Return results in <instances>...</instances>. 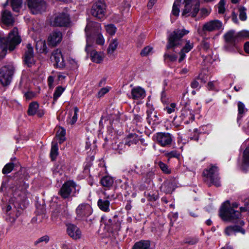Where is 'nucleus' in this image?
I'll list each match as a JSON object with an SVG mask.
<instances>
[{"mask_svg": "<svg viewBox=\"0 0 249 249\" xmlns=\"http://www.w3.org/2000/svg\"><path fill=\"white\" fill-rule=\"evenodd\" d=\"M245 205V207H240V212H239L231 208L230 202L227 201L221 206L219 215L225 221L233 222L241 216V212L249 211V199L246 202Z\"/></svg>", "mask_w": 249, "mask_h": 249, "instance_id": "f257e3e1", "label": "nucleus"}, {"mask_svg": "<svg viewBox=\"0 0 249 249\" xmlns=\"http://www.w3.org/2000/svg\"><path fill=\"white\" fill-rule=\"evenodd\" d=\"M21 41L17 28H14L6 37H0V48L5 54L7 50L13 51Z\"/></svg>", "mask_w": 249, "mask_h": 249, "instance_id": "f03ea898", "label": "nucleus"}, {"mask_svg": "<svg viewBox=\"0 0 249 249\" xmlns=\"http://www.w3.org/2000/svg\"><path fill=\"white\" fill-rule=\"evenodd\" d=\"M189 32L185 29L176 30L173 32L168 36L166 48L170 49L180 46L182 43L181 38Z\"/></svg>", "mask_w": 249, "mask_h": 249, "instance_id": "7ed1b4c3", "label": "nucleus"}, {"mask_svg": "<svg viewBox=\"0 0 249 249\" xmlns=\"http://www.w3.org/2000/svg\"><path fill=\"white\" fill-rule=\"evenodd\" d=\"M205 181L209 186L214 185L216 187L220 186V178L218 177V169L215 166H212L203 172Z\"/></svg>", "mask_w": 249, "mask_h": 249, "instance_id": "20e7f679", "label": "nucleus"}, {"mask_svg": "<svg viewBox=\"0 0 249 249\" xmlns=\"http://www.w3.org/2000/svg\"><path fill=\"white\" fill-rule=\"evenodd\" d=\"M15 71L13 65L9 64L0 69V82L3 86H6L11 82Z\"/></svg>", "mask_w": 249, "mask_h": 249, "instance_id": "39448f33", "label": "nucleus"}, {"mask_svg": "<svg viewBox=\"0 0 249 249\" xmlns=\"http://www.w3.org/2000/svg\"><path fill=\"white\" fill-rule=\"evenodd\" d=\"M70 16L66 13L62 12L55 15L50 21V24L56 27H68L70 25Z\"/></svg>", "mask_w": 249, "mask_h": 249, "instance_id": "423d86ee", "label": "nucleus"}, {"mask_svg": "<svg viewBox=\"0 0 249 249\" xmlns=\"http://www.w3.org/2000/svg\"><path fill=\"white\" fill-rule=\"evenodd\" d=\"M184 8L182 15L187 16L190 13L193 17H195L199 10L200 3L199 0H184Z\"/></svg>", "mask_w": 249, "mask_h": 249, "instance_id": "0eeeda50", "label": "nucleus"}, {"mask_svg": "<svg viewBox=\"0 0 249 249\" xmlns=\"http://www.w3.org/2000/svg\"><path fill=\"white\" fill-rule=\"evenodd\" d=\"M23 171L20 170L19 171L16 173L14 176L15 179L18 180L19 179L18 182L20 184L23 183V187L20 189V185L18 187L14 188V187H11L12 191L14 193V196L16 198L22 197V194H25L26 188L28 187V185L23 182L22 179L23 178V175L22 174Z\"/></svg>", "mask_w": 249, "mask_h": 249, "instance_id": "6e6552de", "label": "nucleus"}, {"mask_svg": "<svg viewBox=\"0 0 249 249\" xmlns=\"http://www.w3.org/2000/svg\"><path fill=\"white\" fill-rule=\"evenodd\" d=\"M76 185L72 180L65 182L58 191V195L63 199H68L71 197L73 190L75 189Z\"/></svg>", "mask_w": 249, "mask_h": 249, "instance_id": "1a4fd4ad", "label": "nucleus"}, {"mask_svg": "<svg viewBox=\"0 0 249 249\" xmlns=\"http://www.w3.org/2000/svg\"><path fill=\"white\" fill-rule=\"evenodd\" d=\"M106 4L103 0L96 2L91 9L92 15L97 18L102 19L104 18L106 12Z\"/></svg>", "mask_w": 249, "mask_h": 249, "instance_id": "9d476101", "label": "nucleus"}, {"mask_svg": "<svg viewBox=\"0 0 249 249\" xmlns=\"http://www.w3.org/2000/svg\"><path fill=\"white\" fill-rule=\"evenodd\" d=\"M27 50L23 56V61L25 66L32 68L36 65L33 48L30 44L27 45Z\"/></svg>", "mask_w": 249, "mask_h": 249, "instance_id": "9b49d317", "label": "nucleus"}, {"mask_svg": "<svg viewBox=\"0 0 249 249\" xmlns=\"http://www.w3.org/2000/svg\"><path fill=\"white\" fill-rule=\"evenodd\" d=\"M28 6L33 14H37L45 11L46 3L43 0H30Z\"/></svg>", "mask_w": 249, "mask_h": 249, "instance_id": "f8f14e48", "label": "nucleus"}, {"mask_svg": "<svg viewBox=\"0 0 249 249\" xmlns=\"http://www.w3.org/2000/svg\"><path fill=\"white\" fill-rule=\"evenodd\" d=\"M155 137L157 142L162 147L171 145L173 141V137L169 133H157Z\"/></svg>", "mask_w": 249, "mask_h": 249, "instance_id": "ddd939ff", "label": "nucleus"}, {"mask_svg": "<svg viewBox=\"0 0 249 249\" xmlns=\"http://www.w3.org/2000/svg\"><path fill=\"white\" fill-rule=\"evenodd\" d=\"M91 213V207L88 204H81L76 209V218L79 220L89 216Z\"/></svg>", "mask_w": 249, "mask_h": 249, "instance_id": "4468645a", "label": "nucleus"}, {"mask_svg": "<svg viewBox=\"0 0 249 249\" xmlns=\"http://www.w3.org/2000/svg\"><path fill=\"white\" fill-rule=\"evenodd\" d=\"M222 25V22L219 20H212L203 24L202 30L204 33L213 32L220 29Z\"/></svg>", "mask_w": 249, "mask_h": 249, "instance_id": "2eb2a0df", "label": "nucleus"}, {"mask_svg": "<svg viewBox=\"0 0 249 249\" xmlns=\"http://www.w3.org/2000/svg\"><path fill=\"white\" fill-rule=\"evenodd\" d=\"M51 61L54 62V65L59 68H63L65 66L64 58L60 50L57 49L54 50L51 57Z\"/></svg>", "mask_w": 249, "mask_h": 249, "instance_id": "dca6fc26", "label": "nucleus"}, {"mask_svg": "<svg viewBox=\"0 0 249 249\" xmlns=\"http://www.w3.org/2000/svg\"><path fill=\"white\" fill-rule=\"evenodd\" d=\"M63 38L62 33L59 31H54L50 34L48 38V45L54 47L59 44Z\"/></svg>", "mask_w": 249, "mask_h": 249, "instance_id": "f3484780", "label": "nucleus"}, {"mask_svg": "<svg viewBox=\"0 0 249 249\" xmlns=\"http://www.w3.org/2000/svg\"><path fill=\"white\" fill-rule=\"evenodd\" d=\"M240 225L229 226L227 227L224 230L225 233L228 236L235 235L237 232H241L244 234L245 231L242 228L244 225V222L242 220H239Z\"/></svg>", "mask_w": 249, "mask_h": 249, "instance_id": "a211bd4d", "label": "nucleus"}, {"mask_svg": "<svg viewBox=\"0 0 249 249\" xmlns=\"http://www.w3.org/2000/svg\"><path fill=\"white\" fill-rule=\"evenodd\" d=\"M180 117L184 124H188L195 119L194 111L186 106L181 110Z\"/></svg>", "mask_w": 249, "mask_h": 249, "instance_id": "6ab92c4d", "label": "nucleus"}, {"mask_svg": "<svg viewBox=\"0 0 249 249\" xmlns=\"http://www.w3.org/2000/svg\"><path fill=\"white\" fill-rule=\"evenodd\" d=\"M67 232L73 240L79 239L81 237L82 233L80 230L73 224H69L67 225Z\"/></svg>", "mask_w": 249, "mask_h": 249, "instance_id": "aec40b11", "label": "nucleus"}, {"mask_svg": "<svg viewBox=\"0 0 249 249\" xmlns=\"http://www.w3.org/2000/svg\"><path fill=\"white\" fill-rule=\"evenodd\" d=\"M145 96V90L142 88L138 87L132 89L129 97L134 100H139L143 99Z\"/></svg>", "mask_w": 249, "mask_h": 249, "instance_id": "412c9836", "label": "nucleus"}, {"mask_svg": "<svg viewBox=\"0 0 249 249\" xmlns=\"http://www.w3.org/2000/svg\"><path fill=\"white\" fill-rule=\"evenodd\" d=\"M224 37L226 42L232 45L235 44L239 38L238 33L236 34L233 30L229 31L226 33Z\"/></svg>", "mask_w": 249, "mask_h": 249, "instance_id": "4be33fe9", "label": "nucleus"}, {"mask_svg": "<svg viewBox=\"0 0 249 249\" xmlns=\"http://www.w3.org/2000/svg\"><path fill=\"white\" fill-rule=\"evenodd\" d=\"M106 225L112 226V229L114 230L120 229V223L118 222L116 215H114L111 218L107 217L105 216L102 218Z\"/></svg>", "mask_w": 249, "mask_h": 249, "instance_id": "5701e85b", "label": "nucleus"}, {"mask_svg": "<svg viewBox=\"0 0 249 249\" xmlns=\"http://www.w3.org/2000/svg\"><path fill=\"white\" fill-rule=\"evenodd\" d=\"M8 2L10 3L13 11L17 13L20 11L22 7V0H7L3 4V7H5Z\"/></svg>", "mask_w": 249, "mask_h": 249, "instance_id": "b1692460", "label": "nucleus"}, {"mask_svg": "<svg viewBox=\"0 0 249 249\" xmlns=\"http://www.w3.org/2000/svg\"><path fill=\"white\" fill-rule=\"evenodd\" d=\"M2 21L7 25H12L14 20L11 12L7 10H4L2 13Z\"/></svg>", "mask_w": 249, "mask_h": 249, "instance_id": "393cba45", "label": "nucleus"}, {"mask_svg": "<svg viewBox=\"0 0 249 249\" xmlns=\"http://www.w3.org/2000/svg\"><path fill=\"white\" fill-rule=\"evenodd\" d=\"M147 120L149 124H158V118L157 112L153 109H149L146 111Z\"/></svg>", "mask_w": 249, "mask_h": 249, "instance_id": "a878e982", "label": "nucleus"}, {"mask_svg": "<svg viewBox=\"0 0 249 249\" xmlns=\"http://www.w3.org/2000/svg\"><path fill=\"white\" fill-rule=\"evenodd\" d=\"M138 136L134 133L129 134L124 139L125 144L130 146L136 144L139 141Z\"/></svg>", "mask_w": 249, "mask_h": 249, "instance_id": "bb28decb", "label": "nucleus"}, {"mask_svg": "<svg viewBox=\"0 0 249 249\" xmlns=\"http://www.w3.org/2000/svg\"><path fill=\"white\" fill-rule=\"evenodd\" d=\"M90 55L91 60L94 62L100 63L103 61L104 55L101 53H98L93 50L91 52Z\"/></svg>", "mask_w": 249, "mask_h": 249, "instance_id": "cd10ccee", "label": "nucleus"}, {"mask_svg": "<svg viewBox=\"0 0 249 249\" xmlns=\"http://www.w3.org/2000/svg\"><path fill=\"white\" fill-rule=\"evenodd\" d=\"M110 202L108 200L100 199L98 201V206L103 211L108 212L109 211Z\"/></svg>", "mask_w": 249, "mask_h": 249, "instance_id": "c85d7f7f", "label": "nucleus"}, {"mask_svg": "<svg viewBox=\"0 0 249 249\" xmlns=\"http://www.w3.org/2000/svg\"><path fill=\"white\" fill-rule=\"evenodd\" d=\"M58 155V146L57 142H53L50 152V157L52 160H55Z\"/></svg>", "mask_w": 249, "mask_h": 249, "instance_id": "c756f323", "label": "nucleus"}, {"mask_svg": "<svg viewBox=\"0 0 249 249\" xmlns=\"http://www.w3.org/2000/svg\"><path fill=\"white\" fill-rule=\"evenodd\" d=\"M150 243L148 241H141L136 243L133 249H148Z\"/></svg>", "mask_w": 249, "mask_h": 249, "instance_id": "7c9ffc66", "label": "nucleus"}, {"mask_svg": "<svg viewBox=\"0 0 249 249\" xmlns=\"http://www.w3.org/2000/svg\"><path fill=\"white\" fill-rule=\"evenodd\" d=\"M113 179L109 176H105L101 180V184L105 187L109 188L111 187L113 183Z\"/></svg>", "mask_w": 249, "mask_h": 249, "instance_id": "2f4dec72", "label": "nucleus"}, {"mask_svg": "<svg viewBox=\"0 0 249 249\" xmlns=\"http://www.w3.org/2000/svg\"><path fill=\"white\" fill-rule=\"evenodd\" d=\"M118 45V41L116 39H113L111 40L110 43L107 49V53L108 55L113 54L114 51L116 49Z\"/></svg>", "mask_w": 249, "mask_h": 249, "instance_id": "473e14b6", "label": "nucleus"}, {"mask_svg": "<svg viewBox=\"0 0 249 249\" xmlns=\"http://www.w3.org/2000/svg\"><path fill=\"white\" fill-rule=\"evenodd\" d=\"M39 105L35 102L31 103L29 106L28 113L29 115L33 116L36 114L38 109Z\"/></svg>", "mask_w": 249, "mask_h": 249, "instance_id": "72a5a7b5", "label": "nucleus"}, {"mask_svg": "<svg viewBox=\"0 0 249 249\" xmlns=\"http://www.w3.org/2000/svg\"><path fill=\"white\" fill-rule=\"evenodd\" d=\"M65 135H66V131L63 128H59L57 130L56 133V137L59 140V142L60 143H62L65 140Z\"/></svg>", "mask_w": 249, "mask_h": 249, "instance_id": "f704fd0d", "label": "nucleus"}, {"mask_svg": "<svg viewBox=\"0 0 249 249\" xmlns=\"http://www.w3.org/2000/svg\"><path fill=\"white\" fill-rule=\"evenodd\" d=\"M100 27V24L98 23L92 21L88 22L85 28V32L86 33V34L88 35V32L91 30L92 28H98Z\"/></svg>", "mask_w": 249, "mask_h": 249, "instance_id": "c9c22d12", "label": "nucleus"}, {"mask_svg": "<svg viewBox=\"0 0 249 249\" xmlns=\"http://www.w3.org/2000/svg\"><path fill=\"white\" fill-rule=\"evenodd\" d=\"M144 195L147 199L151 201H156L158 198L157 194L155 193L153 191L145 192Z\"/></svg>", "mask_w": 249, "mask_h": 249, "instance_id": "e433bc0d", "label": "nucleus"}, {"mask_svg": "<svg viewBox=\"0 0 249 249\" xmlns=\"http://www.w3.org/2000/svg\"><path fill=\"white\" fill-rule=\"evenodd\" d=\"M64 90L65 89L61 86H58L56 88L53 96L54 102L57 100V99L62 94Z\"/></svg>", "mask_w": 249, "mask_h": 249, "instance_id": "4c0bfd02", "label": "nucleus"}, {"mask_svg": "<svg viewBox=\"0 0 249 249\" xmlns=\"http://www.w3.org/2000/svg\"><path fill=\"white\" fill-rule=\"evenodd\" d=\"M161 188L163 191L166 194H170L173 191L172 184L170 182H165Z\"/></svg>", "mask_w": 249, "mask_h": 249, "instance_id": "58836bf2", "label": "nucleus"}, {"mask_svg": "<svg viewBox=\"0 0 249 249\" xmlns=\"http://www.w3.org/2000/svg\"><path fill=\"white\" fill-rule=\"evenodd\" d=\"M15 165L12 162L7 163L3 167L2 173L3 174H7L10 173L14 169Z\"/></svg>", "mask_w": 249, "mask_h": 249, "instance_id": "ea45409f", "label": "nucleus"}, {"mask_svg": "<svg viewBox=\"0 0 249 249\" xmlns=\"http://www.w3.org/2000/svg\"><path fill=\"white\" fill-rule=\"evenodd\" d=\"M158 166L160 167L162 172L165 174H170L171 172V169L169 168V167L165 163L162 161H159L158 163Z\"/></svg>", "mask_w": 249, "mask_h": 249, "instance_id": "a19ab883", "label": "nucleus"}, {"mask_svg": "<svg viewBox=\"0 0 249 249\" xmlns=\"http://www.w3.org/2000/svg\"><path fill=\"white\" fill-rule=\"evenodd\" d=\"M238 106V115L242 117V115L245 114L247 111V109L245 108L244 104L241 102H238L237 104Z\"/></svg>", "mask_w": 249, "mask_h": 249, "instance_id": "79ce46f5", "label": "nucleus"}, {"mask_svg": "<svg viewBox=\"0 0 249 249\" xmlns=\"http://www.w3.org/2000/svg\"><path fill=\"white\" fill-rule=\"evenodd\" d=\"M50 240V238L48 235H44L40 238H38L35 242V244L36 245H38L39 244H42L43 245V244H47Z\"/></svg>", "mask_w": 249, "mask_h": 249, "instance_id": "37998d69", "label": "nucleus"}, {"mask_svg": "<svg viewBox=\"0 0 249 249\" xmlns=\"http://www.w3.org/2000/svg\"><path fill=\"white\" fill-rule=\"evenodd\" d=\"M198 80H202V76L199 75L196 78L194 79L191 83V87L193 89H196L199 87V83Z\"/></svg>", "mask_w": 249, "mask_h": 249, "instance_id": "c03bdc74", "label": "nucleus"}, {"mask_svg": "<svg viewBox=\"0 0 249 249\" xmlns=\"http://www.w3.org/2000/svg\"><path fill=\"white\" fill-rule=\"evenodd\" d=\"M106 30L108 34L110 35H113L116 32V28L113 24H109L106 26Z\"/></svg>", "mask_w": 249, "mask_h": 249, "instance_id": "a18cd8bd", "label": "nucleus"}, {"mask_svg": "<svg viewBox=\"0 0 249 249\" xmlns=\"http://www.w3.org/2000/svg\"><path fill=\"white\" fill-rule=\"evenodd\" d=\"M153 50V48L150 46H147L144 48L141 52V55L142 56H145L149 54Z\"/></svg>", "mask_w": 249, "mask_h": 249, "instance_id": "49530a36", "label": "nucleus"}, {"mask_svg": "<svg viewBox=\"0 0 249 249\" xmlns=\"http://www.w3.org/2000/svg\"><path fill=\"white\" fill-rule=\"evenodd\" d=\"M193 43H191L189 40H186L185 46L181 50L188 53L193 48Z\"/></svg>", "mask_w": 249, "mask_h": 249, "instance_id": "de8ad7c7", "label": "nucleus"}, {"mask_svg": "<svg viewBox=\"0 0 249 249\" xmlns=\"http://www.w3.org/2000/svg\"><path fill=\"white\" fill-rule=\"evenodd\" d=\"M246 9L244 7H240L239 8V18L242 21H245L247 19Z\"/></svg>", "mask_w": 249, "mask_h": 249, "instance_id": "09e8293b", "label": "nucleus"}, {"mask_svg": "<svg viewBox=\"0 0 249 249\" xmlns=\"http://www.w3.org/2000/svg\"><path fill=\"white\" fill-rule=\"evenodd\" d=\"M176 108V104L175 103H171L167 106L164 109L167 111L168 114H171L175 111Z\"/></svg>", "mask_w": 249, "mask_h": 249, "instance_id": "8fccbe9b", "label": "nucleus"}, {"mask_svg": "<svg viewBox=\"0 0 249 249\" xmlns=\"http://www.w3.org/2000/svg\"><path fill=\"white\" fill-rule=\"evenodd\" d=\"M225 0H220L218 4V13L219 14H223L225 12Z\"/></svg>", "mask_w": 249, "mask_h": 249, "instance_id": "3c124183", "label": "nucleus"}, {"mask_svg": "<svg viewBox=\"0 0 249 249\" xmlns=\"http://www.w3.org/2000/svg\"><path fill=\"white\" fill-rule=\"evenodd\" d=\"M79 111V109L77 107H74V114L72 116V118L71 119L70 123L71 124H73L77 121V113Z\"/></svg>", "mask_w": 249, "mask_h": 249, "instance_id": "603ef678", "label": "nucleus"}, {"mask_svg": "<svg viewBox=\"0 0 249 249\" xmlns=\"http://www.w3.org/2000/svg\"><path fill=\"white\" fill-rule=\"evenodd\" d=\"M244 162L249 165V147L246 148L244 152Z\"/></svg>", "mask_w": 249, "mask_h": 249, "instance_id": "864d4df0", "label": "nucleus"}, {"mask_svg": "<svg viewBox=\"0 0 249 249\" xmlns=\"http://www.w3.org/2000/svg\"><path fill=\"white\" fill-rule=\"evenodd\" d=\"M179 6L180 5L174 4L173 5L172 14L175 16H178L179 13Z\"/></svg>", "mask_w": 249, "mask_h": 249, "instance_id": "5fc2aeb1", "label": "nucleus"}, {"mask_svg": "<svg viewBox=\"0 0 249 249\" xmlns=\"http://www.w3.org/2000/svg\"><path fill=\"white\" fill-rule=\"evenodd\" d=\"M109 89V88L106 87L103 88L101 89V90L98 92V95L100 97H102L104 96L106 93L108 92Z\"/></svg>", "mask_w": 249, "mask_h": 249, "instance_id": "6e6d98bb", "label": "nucleus"}, {"mask_svg": "<svg viewBox=\"0 0 249 249\" xmlns=\"http://www.w3.org/2000/svg\"><path fill=\"white\" fill-rule=\"evenodd\" d=\"M239 37H248L249 38V31H242L238 33Z\"/></svg>", "mask_w": 249, "mask_h": 249, "instance_id": "4d7b16f0", "label": "nucleus"}, {"mask_svg": "<svg viewBox=\"0 0 249 249\" xmlns=\"http://www.w3.org/2000/svg\"><path fill=\"white\" fill-rule=\"evenodd\" d=\"M105 42L103 36L101 35H99L96 39V43L99 45H103Z\"/></svg>", "mask_w": 249, "mask_h": 249, "instance_id": "13d9d810", "label": "nucleus"}, {"mask_svg": "<svg viewBox=\"0 0 249 249\" xmlns=\"http://www.w3.org/2000/svg\"><path fill=\"white\" fill-rule=\"evenodd\" d=\"M164 57L165 58H169L171 61H174L177 59V56L176 55H170L167 53L164 54Z\"/></svg>", "mask_w": 249, "mask_h": 249, "instance_id": "bf43d9fd", "label": "nucleus"}, {"mask_svg": "<svg viewBox=\"0 0 249 249\" xmlns=\"http://www.w3.org/2000/svg\"><path fill=\"white\" fill-rule=\"evenodd\" d=\"M35 96V94L33 92H27L25 94V96L27 100H31L33 99Z\"/></svg>", "mask_w": 249, "mask_h": 249, "instance_id": "052dcab7", "label": "nucleus"}, {"mask_svg": "<svg viewBox=\"0 0 249 249\" xmlns=\"http://www.w3.org/2000/svg\"><path fill=\"white\" fill-rule=\"evenodd\" d=\"M137 168V166H135V169H130L127 171L126 175L129 176H133L135 174H138V172H136V169Z\"/></svg>", "mask_w": 249, "mask_h": 249, "instance_id": "680f3d73", "label": "nucleus"}, {"mask_svg": "<svg viewBox=\"0 0 249 249\" xmlns=\"http://www.w3.org/2000/svg\"><path fill=\"white\" fill-rule=\"evenodd\" d=\"M54 81V78L53 76H50L48 78V86L50 88H53V83Z\"/></svg>", "mask_w": 249, "mask_h": 249, "instance_id": "e2e57ef3", "label": "nucleus"}, {"mask_svg": "<svg viewBox=\"0 0 249 249\" xmlns=\"http://www.w3.org/2000/svg\"><path fill=\"white\" fill-rule=\"evenodd\" d=\"M185 53H186L185 51H183V50H181L179 53V55L180 57L179 58L178 61L179 62H181L185 58Z\"/></svg>", "mask_w": 249, "mask_h": 249, "instance_id": "0e129e2a", "label": "nucleus"}, {"mask_svg": "<svg viewBox=\"0 0 249 249\" xmlns=\"http://www.w3.org/2000/svg\"><path fill=\"white\" fill-rule=\"evenodd\" d=\"M202 48L206 50H207L210 48L209 43L205 41H202Z\"/></svg>", "mask_w": 249, "mask_h": 249, "instance_id": "69168bd1", "label": "nucleus"}, {"mask_svg": "<svg viewBox=\"0 0 249 249\" xmlns=\"http://www.w3.org/2000/svg\"><path fill=\"white\" fill-rule=\"evenodd\" d=\"M156 0H149L148 4L147 7L149 9H151L154 4L155 3Z\"/></svg>", "mask_w": 249, "mask_h": 249, "instance_id": "338daca9", "label": "nucleus"}, {"mask_svg": "<svg viewBox=\"0 0 249 249\" xmlns=\"http://www.w3.org/2000/svg\"><path fill=\"white\" fill-rule=\"evenodd\" d=\"M244 50L247 53H249V42H247L245 43Z\"/></svg>", "mask_w": 249, "mask_h": 249, "instance_id": "774afa93", "label": "nucleus"}]
</instances>
